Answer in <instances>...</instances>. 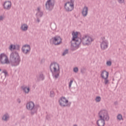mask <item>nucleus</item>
<instances>
[{
	"instance_id": "obj_1",
	"label": "nucleus",
	"mask_w": 126,
	"mask_h": 126,
	"mask_svg": "<svg viewBox=\"0 0 126 126\" xmlns=\"http://www.w3.org/2000/svg\"><path fill=\"white\" fill-rule=\"evenodd\" d=\"M98 116L99 118V119L97 121L98 126H104L105 121L106 122H109V120H110V116H109V114H108V111L106 110H102L99 111Z\"/></svg>"
},
{
	"instance_id": "obj_2",
	"label": "nucleus",
	"mask_w": 126,
	"mask_h": 126,
	"mask_svg": "<svg viewBox=\"0 0 126 126\" xmlns=\"http://www.w3.org/2000/svg\"><path fill=\"white\" fill-rule=\"evenodd\" d=\"M20 57L18 52L15 51L12 52L10 55V63L12 66H17L20 63Z\"/></svg>"
},
{
	"instance_id": "obj_3",
	"label": "nucleus",
	"mask_w": 126,
	"mask_h": 126,
	"mask_svg": "<svg viewBox=\"0 0 126 126\" xmlns=\"http://www.w3.org/2000/svg\"><path fill=\"white\" fill-rule=\"evenodd\" d=\"M50 71L56 79L60 76V65L57 63H51L50 65Z\"/></svg>"
},
{
	"instance_id": "obj_4",
	"label": "nucleus",
	"mask_w": 126,
	"mask_h": 126,
	"mask_svg": "<svg viewBox=\"0 0 126 126\" xmlns=\"http://www.w3.org/2000/svg\"><path fill=\"white\" fill-rule=\"evenodd\" d=\"M26 107L28 110H30V111H31V115H34V114L37 113L38 108H39V105H35L33 102L30 101L27 104Z\"/></svg>"
},
{
	"instance_id": "obj_5",
	"label": "nucleus",
	"mask_w": 126,
	"mask_h": 126,
	"mask_svg": "<svg viewBox=\"0 0 126 126\" xmlns=\"http://www.w3.org/2000/svg\"><path fill=\"white\" fill-rule=\"evenodd\" d=\"M0 63L1 64H9L10 62L8 61V57L6 55L2 53L0 55Z\"/></svg>"
},
{
	"instance_id": "obj_6",
	"label": "nucleus",
	"mask_w": 126,
	"mask_h": 126,
	"mask_svg": "<svg viewBox=\"0 0 126 126\" xmlns=\"http://www.w3.org/2000/svg\"><path fill=\"white\" fill-rule=\"evenodd\" d=\"M81 42L85 46H89L93 42V39L91 37L85 36L81 39Z\"/></svg>"
},
{
	"instance_id": "obj_7",
	"label": "nucleus",
	"mask_w": 126,
	"mask_h": 126,
	"mask_svg": "<svg viewBox=\"0 0 126 126\" xmlns=\"http://www.w3.org/2000/svg\"><path fill=\"white\" fill-rule=\"evenodd\" d=\"M100 76L101 78L104 79V84L107 85V84L109 83V80H108L109 77V72H107L106 70H103L101 71Z\"/></svg>"
},
{
	"instance_id": "obj_8",
	"label": "nucleus",
	"mask_w": 126,
	"mask_h": 126,
	"mask_svg": "<svg viewBox=\"0 0 126 126\" xmlns=\"http://www.w3.org/2000/svg\"><path fill=\"white\" fill-rule=\"evenodd\" d=\"M74 42H71V49L72 51H75L77 49V47L80 45L81 43V38H78L76 40H73Z\"/></svg>"
},
{
	"instance_id": "obj_9",
	"label": "nucleus",
	"mask_w": 126,
	"mask_h": 126,
	"mask_svg": "<svg viewBox=\"0 0 126 126\" xmlns=\"http://www.w3.org/2000/svg\"><path fill=\"white\" fill-rule=\"evenodd\" d=\"M55 5V0H48L45 4L46 9L48 10H52Z\"/></svg>"
},
{
	"instance_id": "obj_10",
	"label": "nucleus",
	"mask_w": 126,
	"mask_h": 126,
	"mask_svg": "<svg viewBox=\"0 0 126 126\" xmlns=\"http://www.w3.org/2000/svg\"><path fill=\"white\" fill-rule=\"evenodd\" d=\"M68 100L65 98V97H62L59 101V103L61 107H67L68 106Z\"/></svg>"
},
{
	"instance_id": "obj_11",
	"label": "nucleus",
	"mask_w": 126,
	"mask_h": 126,
	"mask_svg": "<svg viewBox=\"0 0 126 126\" xmlns=\"http://www.w3.org/2000/svg\"><path fill=\"white\" fill-rule=\"evenodd\" d=\"M64 8L68 12L72 11L74 8V6L73 4H70V2L68 1L65 3Z\"/></svg>"
},
{
	"instance_id": "obj_12",
	"label": "nucleus",
	"mask_w": 126,
	"mask_h": 126,
	"mask_svg": "<svg viewBox=\"0 0 126 126\" xmlns=\"http://www.w3.org/2000/svg\"><path fill=\"white\" fill-rule=\"evenodd\" d=\"M53 43L55 45H60L62 43V38L60 36H55L52 38Z\"/></svg>"
},
{
	"instance_id": "obj_13",
	"label": "nucleus",
	"mask_w": 126,
	"mask_h": 126,
	"mask_svg": "<svg viewBox=\"0 0 126 126\" xmlns=\"http://www.w3.org/2000/svg\"><path fill=\"white\" fill-rule=\"evenodd\" d=\"M31 50V47H30V45L28 44H26L24 45L22 48L23 53H24V54H25V55H27L28 52H30Z\"/></svg>"
},
{
	"instance_id": "obj_14",
	"label": "nucleus",
	"mask_w": 126,
	"mask_h": 126,
	"mask_svg": "<svg viewBox=\"0 0 126 126\" xmlns=\"http://www.w3.org/2000/svg\"><path fill=\"white\" fill-rule=\"evenodd\" d=\"M11 1H6L4 2L3 4V9L6 10H9L11 8Z\"/></svg>"
},
{
	"instance_id": "obj_15",
	"label": "nucleus",
	"mask_w": 126,
	"mask_h": 126,
	"mask_svg": "<svg viewBox=\"0 0 126 126\" xmlns=\"http://www.w3.org/2000/svg\"><path fill=\"white\" fill-rule=\"evenodd\" d=\"M108 41L107 40H103L100 44V48L101 50H106L107 48H108Z\"/></svg>"
},
{
	"instance_id": "obj_16",
	"label": "nucleus",
	"mask_w": 126,
	"mask_h": 126,
	"mask_svg": "<svg viewBox=\"0 0 126 126\" xmlns=\"http://www.w3.org/2000/svg\"><path fill=\"white\" fill-rule=\"evenodd\" d=\"M88 13V7L87 6H85L83 8L82 11V14L84 17L87 16V14Z\"/></svg>"
},
{
	"instance_id": "obj_17",
	"label": "nucleus",
	"mask_w": 126,
	"mask_h": 126,
	"mask_svg": "<svg viewBox=\"0 0 126 126\" xmlns=\"http://www.w3.org/2000/svg\"><path fill=\"white\" fill-rule=\"evenodd\" d=\"M72 35H73L72 41H75L76 40H78V39H80V38H78V32H72Z\"/></svg>"
},
{
	"instance_id": "obj_18",
	"label": "nucleus",
	"mask_w": 126,
	"mask_h": 126,
	"mask_svg": "<svg viewBox=\"0 0 126 126\" xmlns=\"http://www.w3.org/2000/svg\"><path fill=\"white\" fill-rule=\"evenodd\" d=\"M21 88L24 92L26 94H28L29 93V91H30V88H27V87H25L23 86L21 87Z\"/></svg>"
},
{
	"instance_id": "obj_19",
	"label": "nucleus",
	"mask_w": 126,
	"mask_h": 126,
	"mask_svg": "<svg viewBox=\"0 0 126 126\" xmlns=\"http://www.w3.org/2000/svg\"><path fill=\"white\" fill-rule=\"evenodd\" d=\"M21 29L22 31H27L28 30V25L26 24H22Z\"/></svg>"
},
{
	"instance_id": "obj_20",
	"label": "nucleus",
	"mask_w": 126,
	"mask_h": 126,
	"mask_svg": "<svg viewBox=\"0 0 126 126\" xmlns=\"http://www.w3.org/2000/svg\"><path fill=\"white\" fill-rule=\"evenodd\" d=\"M2 120H3V121L7 122V121H8V120H9V115H8L7 113L5 114L3 116Z\"/></svg>"
},
{
	"instance_id": "obj_21",
	"label": "nucleus",
	"mask_w": 126,
	"mask_h": 126,
	"mask_svg": "<svg viewBox=\"0 0 126 126\" xmlns=\"http://www.w3.org/2000/svg\"><path fill=\"white\" fill-rule=\"evenodd\" d=\"M51 28L52 30H56L57 29V25L55 23L51 24Z\"/></svg>"
},
{
	"instance_id": "obj_22",
	"label": "nucleus",
	"mask_w": 126,
	"mask_h": 126,
	"mask_svg": "<svg viewBox=\"0 0 126 126\" xmlns=\"http://www.w3.org/2000/svg\"><path fill=\"white\" fill-rule=\"evenodd\" d=\"M117 119L118 120H119V121H121V120H122V121H124V119L123 118V115H122V114H119L117 116Z\"/></svg>"
},
{
	"instance_id": "obj_23",
	"label": "nucleus",
	"mask_w": 126,
	"mask_h": 126,
	"mask_svg": "<svg viewBox=\"0 0 126 126\" xmlns=\"http://www.w3.org/2000/svg\"><path fill=\"white\" fill-rule=\"evenodd\" d=\"M20 48V46L18 45H14L13 46V50H18V51H19Z\"/></svg>"
},
{
	"instance_id": "obj_24",
	"label": "nucleus",
	"mask_w": 126,
	"mask_h": 126,
	"mask_svg": "<svg viewBox=\"0 0 126 126\" xmlns=\"http://www.w3.org/2000/svg\"><path fill=\"white\" fill-rule=\"evenodd\" d=\"M36 15L37 16H39V17H42L43 16V13L42 12H37V13L36 14Z\"/></svg>"
},
{
	"instance_id": "obj_25",
	"label": "nucleus",
	"mask_w": 126,
	"mask_h": 126,
	"mask_svg": "<svg viewBox=\"0 0 126 126\" xmlns=\"http://www.w3.org/2000/svg\"><path fill=\"white\" fill-rule=\"evenodd\" d=\"M39 78L41 80H43L45 79V77H44V75L43 74H40L39 75Z\"/></svg>"
},
{
	"instance_id": "obj_26",
	"label": "nucleus",
	"mask_w": 126,
	"mask_h": 126,
	"mask_svg": "<svg viewBox=\"0 0 126 126\" xmlns=\"http://www.w3.org/2000/svg\"><path fill=\"white\" fill-rule=\"evenodd\" d=\"M96 102H100L101 101V97L100 96H96L95 98Z\"/></svg>"
},
{
	"instance_id": "obj_27",
	"label": "nucleus",
	"mask_w": 126,
	"mask_h": 126,
	"mask_svg": "<svg viewBox=\"0 0 126 126\" xmlns=\"http://www.w3.org/2000/svg\"><path fill=\"white\" fill-rule=\"evenodd\" d=\"M2 72V73H4L5 76H8V73H7V71H6V70H3Z\"/></svg>"
},
{
	"instance_id": "obj_28",
	"label": "nucleus",
	"mask_w": 126,
	"mask_h": 126,
	"mask_svg": "<svg viewBox=\"0 0 126 126\" xmlns=\"http://www.w3.org/2000/svg\"><path fill=\"white\" fill-rule=\"evenodd\" d=\"M67 53H68V50L65 49L63 53V56H65Z\"/></svg>"
},
{
	"instance_id": "obj_29",
	"label": "nucleus",
	"mask_w": 126,
	"mask_h": 126,
	"mask_svg": "<svg viewBox=\"0 0 126 126\" xmlns=\"http://www.w3.org/2000/svg\"><path fill=\"white\" fill-rule=\"evenodd\" d=\"M106 64L108 66H111L112 65V62H111V61H107L106 62Z\"/></svg>"
},
{
	"instance_id": "obj_30",
	"label": "nucleus",
	"mask_w": 126,
	"mask_h": 126,
	"mask_svg": "<svg viewBox=\"0 0 126 126\" xmlns=\"http://www.w3.org/2000/svg\"><path fill=\"white\" fill-rule=\"evenodd\" d=\"M55 96V93L54 91L50 92V97H54Z\"/></svg>"
},
{
	"instance_id": "obj_31",
	"label": "nucleus",
	"mask_w": 126,
	"mask_h": 126,
	"mask_svg": "<svg viewBox=\"0 0 126 126\" xmlns=\"http://www.w3.org/2000/svg\"><path fill=\"white\" fill-rule=\"evenodd\" d=\"M73 82V80H71L69 84V88H70L71 87V85H72Z\"/></svg>"
},
{
	"instance_id": "obj_32",
	"label": "nucleus",
	"mask_w": 126,
	"mask_h": 126,
	"mask_svg": "<svg viewBox=\"0 0 126 126\" xmlns=\"http://www.w3.org/2000/svg\"><path fill=\"white\" fill-rule=\"evenodd\" d=\"M73 71L74 72H78V68L77 67H75L73 69Z\"/></svg>"
},
{
	"instance_id": "obj_33",
	"label": "nucleus",
	"mask_w": 126,
	"mask_h": 126,
	"mask_svg": "<svg viewBox=\"0 0 126 126\" xmlns=\"http://www.w3.org/2000/svg\"><path fill=\"white\" fill-rule=\"evenodd\" d=\"M70 2V4H72L73 6H74V0H70V1H69Z\"/></svg>"
},
{
	"instance_id": "obj_34",
	"label": "nucleus",
	"mask_w": 126,
	"mask_h": 126,
	"mask_svg": "<svg viewBox=\"0 0 126 126\" xmlns=\"http://www.w3.org/2000/svg\"><path fill=\"white\" fill-rule=\"evenodd\" d=\"M14 45L11 44L10 45V47H9V49L11 51H12V50H13V47H14Z\"/></svg>"
},
{
	"instance_id": "obj_35",
	"label": "nucleus",
	"mask_w": 126,
	"mask_h": 126,
	"mask_svg": "<svg viewBox=\"0 0 126 126\" xmlns=\"http://www.w3.org/2000/svg\"><path fill=\"white\" fill-rule=\"evenodd\" d=\"M118 2H119V3H123L125 2V0H118Z\"/></svg>"
},
{
	"instance_id": "obj_36",
	"label": "nucleus",
	"mask_w": 126,
	"mask_h": 126,
	"mask_svg": "<svg viewBox=\"0 0 126 126\" xmlns=\"http://www.w3.org/2000/svg\"><path fill=\"white\" fill-rule=\"evenodd\" d=\"M3 20V17L1 16H0V20Z\"/></svg>"
},
{
	"instance_id": "obj_37",
	"label": "nucleus",
	"mask_w": 126,
	"mask_h": 126,
	"mask_svg": "<svg viewBox=\"0 0 126 126\" xmlns=\"http://www.w3.org/2000/svg\"><path fill=\"white\" fill-rule=\"evenodd\" d=\"M36 21H37V22H38V23H39V22H40V19H38V18H37L36 19Z\"/></svg>"
},
{
	"instance_id": "obj_38",
	"label": "nucleus",
	"mask_w": 126,
	"mask_h": 126,
	"mask_svg": "<svg viewBox=\"0 0 126 126\" xmlns=\"http://www.w3.org/2000/svg\"><path fill=\"white\" fill-rule=\"evenodd\" d=\"M37 11H38V12L41 11H40V7H38V8H37Z\"/></svg>"
},
{
	"instance_id": "obj_39",
	"label": "nucleus",
	"mask_w": 126,
	"mask_h": 126,
	"mask_svg": "<svg viewBox=\"0 0 126 126\" xmlns=\"http://www.w3.org/2000/svg\"><path fill=\"white\" fill-rule=\"evenodd\" d=\"M18 102H19V103H20V102H21L20 99H18Z\"/></svg>"
},
{
	"instance_id": "obj_40",
	"label": "nucleus",
	"mask_w": 126,
	"mask_h": 126,
	"mask_svg": "<svg viewBox=\"0 0 126 126\" xmlns=\"http://www.w3.org/2000/svg\"><path fill=\"white\" fill-rule=\"evenodd\" d=\"M81 72L82 73H83V71H82V70H81Z\"/></svg>"
},
{
	"instance_id": "obj_41",
	"label": "nucleus",
	"mask_w": 126,
	"mask_h": 126,
	"mask_svg": "<svg viewBox=\"0 0 126 126\" xmlns=\"http://www.w3.org/2000/svg\"><path fill=\"white\" fill-rule=\"evenodd\" d=\"M106 75V74H103V76H105Z\"/></svg>"
},
{
	"instance_id": "obj_42",
	"label": "nucleus",
	"mask_w": 126,
	"mask_h": 126,
	"mask_svg": "<svg viewBox=\"0 0 126 126\" xmlns=\"http://www.w3.org/2000/svg\"><path fill=\"white\" fill-rule=\"evenodd\" d=\"M73 126H77V125H74Z\"/></svg>"
},
{
	"instance_id": "obj_43",
	"label": "nucleus",
	"mask_w": 126,
	"mask_h": 126,
	"mask_svg": "<svg viewBox=\"0 0 126 126\" xmlns=\"http://www.w3.org/2000/svg\"><path fill=\"white\" fill-rule=\"evenodd\" d=\"M0 71H1V69H0Z\"/></svg>"
},
{
	"instance_id": "obj_44",
	"label": "nucleus",
	"mask_w": 126,
	"mask_h": 126,
	"mask_svg": "<svg viewBox=\"0 0 126 126\" xmlns=\"http://www.w3.org/2000/svg\"><path fill=\"white\" fill-rule=\"evenodd\" d=\"M103 39H105V38H104V37H103Z\"/></svg>"
}]
</instances>
